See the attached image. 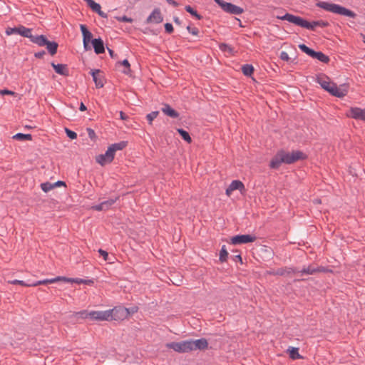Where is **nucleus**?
Here are the masks:
<instances>
[{
  "mask_svg": "<svg viewBox=\"0 0 365 365\" xmlns=\"http://www.w3.org/2000/svg\"><path fill=\"white\" fill-rule=\"evenodd\" d=\"M277 274H281V275H282V274H284V270L280 269V270H278V271L277 272Z\"/></svg>",
  "mask_w": 365,
  "mask_h": 365,
  "instance_id": "59",
  "label": "nucleus"
},
{
  "mask_svg": "<svg viewBox=\"0 0 365 365\" xmlns=\"http://www.w3.org/2000/svg\"><path fill=\"white\" fill-rule=\"evenodd\" d=\"M166 1L174 6H178V4L174 0H166Z\"/></svg>",
  "mask_w": 365,
  "mask_h": 365,
  "instance_id": "54",
  "label": "nucleus"
},
{
  "mask_svg": "<svg viewBox=\"0 0 365 365\" xmlns=\"http://www.w3.org/2000/svg\"><path fill=\"white\" fill-rule=\"evenodd\" d=\"M220 6L225 11L232 14L239 15L243 13L244 10L242 8L237 6L231 3L222 1Z\"/></svg>",
  "mask_w": 365,
  "mask_h": 365,
  "instance_id": "12",
  "label": "nucleus"
},
{
  "mask_svg": "<svg viewBox=\"0 0 365 365\" xmlns=\"http://www.w3.org/2000/svg\"><path fill=\"white\" fill-rule=\"evenodd\" d=\"M318 7H320L327 11L348 16L350 18H354L356 16V14L352 11L343 7L339 4L329 3L326 1H319L317 4Z\"/></svg>",
  "mask_w": 365,
  "mask_h": 365,
  "instance_id": "4",
  "label": "nucleus"
},
{
  "mask_svg": "<svg viewBox=\"0 0 365 365\" xmlns=\"http://www.w3.org/2000/svg\"><path fill=\"white\" fill-rule=\"evenodd\" d=\"M127 145V143L122 141L118 143H115L111 145L109 148L113 150V154L115 155V151L121 150Z\"/></svg>",
  "mask_w": 365,
  "mask_h": 365,
  "instance_id": "28",
  "label": "nucleus"
},
{
  "mask_svg": "<svg viewBox=\"0 0 365 365\" xmlns=\"http://www.w3.org/2000/svg\"><path fill=\"white\" fill-rule=\"evenodd\" d=\"M299 48L309 56L314 58H317L322 62L327 63L329 61V57L324 54L322 52H316L304 44H299Z\"/></svg>",
  "mask_w": 365,
  "mask_h": 365,
  "instance_id": "6",
  "label": "nucleus"
},
{
  "mask_svg": "<svg viewBox=\"0 0 365 365\" xmlns=\"http://www.w3.org/2000/svg\"><path fill=\"white\" fill-rule=\"evenodd\" d=\"M162 111L164 114L171 118H175L179 116L178 113L168 104L164 105V106L162 108Z\"/></svg>",
  "mask_w": 365,
  "mask_h": 365,
  "instance_id": "23",
  "label": "nucleus"
},
{
  "mask_svg": "<svg viewBox=\"0 0 365 365\" xmlns=\"http://www.w3.org/2000/svg\"><path fill=\"white\" fill-rule=\"evenodd\" d=\"M307 155L300 150L287 151L281 150L277 153L270 161L269 166L272 168L277 169L282 163L292 164L298 160H304Z\"/></svg>",
  "mask_w": 365,
  "mask_h": 365,
  "instance_id": "1",
  "label": "nucleus"
},
{
  "mask_svg": "<svg viewBox=\"0 0 365 365\" xmlns=\"http://www.w3.org/2000/svg\"><path fill=\"white\" fill-rule=\"evenodd\" d=\"M87 281V283H86V284H93V281L92 280H86Z\"/></svg>",
  "mask_w": 365,
  "mask_h": 365,
  "instance_id": "62",
  "label": "nucleus"
},
{
  "mask_svg": "<svg viewBox=\"0 0 365 365\" xmlns=\"http://www.w3.org/2000/svg\"><path fill=\"white\" fill-rule=\"evenodd\" d=\"M346 115L355 120H365V108L350 107L346 112Z\"/></svg>",
  "mask_w": 365,
  "mask_h": 365,
  "instance_id": "8",
  "label": "nucleus"
},
{
  "mask_svg": "<svg viewBox=\"0 0 365 365\" xmlns=\"http://www.w3.org/2000/svg\"><path fill=\"white\" fill-rule=\"evenodd\" d=\"M187 31L194 36H197L199 33V30L195 27H191L190 26H187Z\"/></svg>",
  "mask_w": 365,
  "mask_h": 365,
  "instance_id": "44",
  "label": "nucleus"
},
{
  "mask_svg": "<svg viewBox=\"0 0 365 365\" xmlns=\"http://www.w3.org/2000/svg\"><path fill=\"white\" fill-rule=\"evenodd\" d=\"M118 65H121L124 67V70H123V72L125 74H128L130 72V63L128 60H123L122 62H118Z\"/></svg>",
  "mask_w": 365,
  "mask_h": 365,
  "instance_id": "37",
  "label": "nucleus"
},
{
  "mask_svg": "<svg viewBox=\"0 0 365 365\" xmlns=\"http://www.w3.org/2000/svg\"><path fill=\"white\" fill-rule=\"evenodd\" d=\"M362 37L363 42L365 43V35L361 34Z\"/></svg>",
  "mask_w": 365,
  "mask_h": 365,
  "instance_id": "63",
  "label": "nucleus"
},
{
  "mask_svg": "<svg viewBox=\"0 0 365 365\" xmlns=\"http://www.w3.org/2000/svg\"><path fill=\"white\" fill-rule=\"evenodd\" d=\"M117 19L119 21L128 22V23H132L133 21L131 18L127 17L126 16L118 17Z\"/></svg>",
  "mask_w": 365,
  "mask_h": 365,
  "instance_id": "45",
  "label": "nucleus"
},
{
  "mask_svg": "<svg viewBox=\"0 0 365 365\" xmlns=\"http://www.w3.org/2000/svg\"><path fill=\"white\" fill-rule=\"evenodd\" d=\"M117 199H118V197L116 199H115V200L110 199L108 200H106V201H104V202H101L102 207H103V210H108L115 202Z\"/></svg>",
  "mask_w": 365,
  "mask_h": 365,
  "instance_id": "36",
  "label": "nucleus"
},
{
  "mask_svg": "<svg viewBox=\"0 0 365 365\" xmlns=\"http://www.w3.org/2000/svg\"><path fill=\"white\" fill-rule=\"evenodd\" d=\"M174 21L178 24H180V20L178 17L174 18Z\"/></svg>",
  "mask_w": 365,
  "mask_h": 365,
  "instance_id": "60",
  "label": "nucleus"
},
{
  "mask_svg": "<svg viewBox=\"0 0 365 365\" xmlns=\"http://www.w3.org/2000/svg\"><path fill=\"white\" fill-rule=\"evenodd\" d=\"M110 311H91L90 320L92 321H110Z\"/></svg>",
  "mask_w": 365,
  "mask_h": 365,
  "instance_id": "9",
  "label": "nucleus"
},
{
  "mask_svg": "<svg viewBox=\"0 0 365 365\" xmlns=\"http://www.w3.org/2000/svg\"><path fill=\"white\" fill-rule=\"evenodd\" d=\"M83 47L86 51L91 49V46H89L90 42H87V41H83Z\"/></svg>",
  "mask_w": 365,
  "mask_h": 365,
  "instance_id": "53",
  "label": "nucleus"
},
{
  "mask_svg": "<svg viewBox=\"0 0 365 365\" xmlns=\"http://www.w3.org/2000/svg\"><path fill=\"white\" fill-rule=\"evenodd\" d=\"M158 113H159L158 111H153L146 115V118H147L148 120L149 121L150 124H152V121L155 118H157V116L158 115Z\"/></svg>",
  "mask_w": 365,
  "mask_h": 365,
  "instance_id": "41",
  "label": "nucleus"
},
{
  "mask_svg": "<svg viewBox=\"0 0 365 365\" xmlns=\"http://www.w3.org/2000/svg\"><path fill=\"white\" fill-rule=\"evenodd\" d=\"M92 43L96 53L100 54L105 51L103 42L101 38H95L92 41Z\"/></svg>",
  "mask_w": 365,
  "mask_h": 365,
  "instance_id": "22",
  "label": "nucleus"
},
{
  "mask_svg": "<svg viewBox=\"0 0 365 365\" xmlns=\"http://www.w3.org/2000/svg\"><path fill=\"white\" fill-rule=\"evenodd\" d=\"M92 209L95 210H97V211H103V207H102V204H99V205H95V206H93L92 207Z\"/></svg>",
  "mask_w": 365,
  "mask_h": 365,
  "instance_id": "51",
  "label": "nucleus"
},
{
  "mask_svg": "<svg viewBox=\"0 0 365 365\" xmlns=\"http://www.w3.org/2000/svg\"><path fill=\"white\" fill-rule=\"evenodd\" d=\"M29 38H30L31 42L36 43L39 46H45L48 43V40L46 38V37L43 35L33 36L31 34Z\"/></svg>",
  "mask_w": 365,
  "mask_h": 365,
  "instance_id": "17",
  "label": "nucleus"
},
{
  "mask_svg": "<svg viewBox=\"0 0 365 365\" xmlns=\"http://www.w3.org/2000/svg\"><path fill=\"white\" fill-rule=\"evenodd\" d=\"M165 29L166 32H168L169 34L172 33L173 31V25L170 23H166L165 24Z\"/></svg>",
  "mask_w": 365,
  "mask_h": 365,
  "instance_id": "49",
  "label": "nucleus"
},
{
  "mask_svg": "<svg viewBox=\"0 0 365 365\" xmlns=\"http://www.w3.org/2000/svg\"><path fill=\"white\" fill-rule=\"evenodd\" d=\"M9 283H10L11 284H19V285L24 286V287H31V284H26L24 281L17 280V279L9 281Z\"/></svg>",
  "mask_w": 365,
  "mask_h": 365,
  "instance_id": "42",
  "label": "nucleus"
},
{
  "mask_svg": "<svg viewBox=\"0 0 365 365\" xmlns=\"http://www.w3.org/2000/svg\"><path fill=\"white\" fill-rule=\"evenodd\" d=\"M242 71L245 76H251V74L253 73L254 68L252 66L246 64L242 67Z\"/></svg>",
  "mask_w": 365,
  "mask_h": 365,
  "instance_id": "35",
  "label": "nucleus"
},
{
  "mask_svg": "<svg viewBox=\"0 0 365 365\" xmlns=\"http://www.w3.org/2000/svg\"><path fill=\"white\" fill-rule=\"evenodd\" d=\"M185 10L190 13L193 16L196 17L197 19H200L202 17L199 15L196 11H195L190 6H186Z\"/></svg>",
  "mask_w": 365,
  "mask_h": 365,
  "instance_id": "40",
  "label": "nucleus"
},
{
  "mask_svg": "<svg viewBox=\"0 0 365 365\" xmlns=\"http://www.w3.org/2000/svg\"><path fill=\"white\" fill-rule=\"evenodd\" d=\"M51 66L57 73L65 76H68L69 71L66 64H55L54 63H51Z\"/></svg>",
  "mask_w": 365,
  "mask_h": 365,
  "instance_id": "21",
  "label": "nucleus"
},
{
  "mask_svg": "<svg viewBox=\"0 0 365 365\" xmlns=\"http://www.w3.org/2000/svg\"><path fill=\"white\" fill-rule=\"evenodd\" d=\"M120 117L122 120H125L127 118L125 113L122 111L120 112Z\"/></svg>",
  "mask_w": 365,
  "mask_h": 365,
  "instance_id": "58",
  "label": "nucleus"
},
{
  "mask_svg": "<svg viewBox=\"0 0 365 365\" xmlns=\"http://www.w3.org/2000/svg\"><path fill=\"white\" fill-rule=\"evenodd\" d=\"M79 109L81 111H85L86 110V107L83 103H81Z\"/></svg>",
  "mask_w": 365,
  "mask_h": 365,
  "instance_id": "56",
  "label": "nucleus"
},
{
  "mask_svg": "<svg viewBox=\"0 0 365 365\" xmlns=\"http://www.w3.org/2000/svg\"><path fill=\"white\" fill-rule=\"evenodd\" d=\"M109 311L110 320H123L130 314V312L128 309L121 307H114L113 309H109Z\"/></svg>",
  "mask_w": 365,
  "mask_h": 365,
  "instance_id": "5",
  "label": "nucleus"
},
{
  "mask_svg": "<svg viewBox=\"0 0 365 365\" xmlns=\"http://www.w3.org/2000/svg\"><path fill=\"white\" fill-rule=\"evenodd\" d=\"M53 185H54V187H55V188H56V187H60V186H62V185L65 186V185H66V184H65V182H63V181H60V180H59V181H57V182H54V183H53Z\"/></svg>",
  "mask_w": 365,
  "mask_h": 365,
  "instance_id": "52",
  "label": "nucleus"
},
{
  "mask_svg": "<svg viewBox=\"0 0 365 365\" xmlns=\"http://www.w3.org/2000/svg\"><path fill=\"white\" fill-rule=\"evenodd\" d=\"M108 53L110 54V56L112 57V58H115V56L114 54V52L113 50L110 49V48H108Z\"/></svg>",
  "mask_w": 365,
  "mask_h": 365,
  "instance_id": "57",
  "label": "nucleus"
},
{
  "mask_svg": "<svg viewBox=\"0 0 365 365\" xmlns=\"http://www.w3.org/2000/svg\"><path fill=\"white\" fill-rule=\"evenodd\" d=\"M239 190L241 194L244 195L246 192L245 187L242 182L238 180L232 181L229 187L227 188L225 193L227 196H230L234 190Z\"/></svg>",
  "mask_w": 365,
  "mask_h": 365,
  "instance_id": "13",
  "label": "nucleus"
},
{
  "mask_svg": "<svg viewBox=\"0 0 365 365\" xmlns=\"http://www.w3.org/2000/svg\"><path fill=\"white\" fill-rule=\"evenodd\" d=\"M280 58L282 60V61H289L290 58L289 56V54L285 52V51H282L281 53H280Z\"/></svg>",
  "mask_w": 365,
  "mask_h": 365,
  "instance_id": "46",
  "label": "nucleus"
},
{
  "mask_svg": "<svg viewBox=\"0 0 365 365\" xmlns=\"http://www.w3.org/2000/svg\"><path fill=\"white\" fill-rule=\"evenodd\" d=\"M61 282H72V283H77V284L87 283V281L85 279H79V278H68L66 277H61Z\"/></svg>",
  "mask_w": 365,
  "mask_h": 365,
  "instance_id": "30",
  "label": "nucleus"
},
{
  "mask_svg": "<svg viewBox=\"0 0 365 365\" xmlns=\"http://www.w3.org/2000/svg\"><path fill=\"white\" fill-rule=\"evenodd\" d=\"M41 187L42 190L45 192H48V191L55 188L53 183L48 182L41 183Z\"/></svg>",
  "mask_w": 365,
  "mask_h": 365,
  "instance_id": "33",
  "label": "nucleus"
},
{
  "mask_svg": "<svg viewBox=\"0 0 365 365\" xmlns=\"http://www.w3.org/2000/svg\"><path fill=\"white\" fill-rule=\"evenodd\" d=\"M163 20L159 9H155L147 19V23L159 24Z\"/></svg>",
  "mask_w": 365,
  "mask_h": 365,
  "instance_id": "16",
  "label": "nucleus"
},
{
  "mask_svg": "<svg viewBox=\"0 0 365 365\" xmlns=\"http://www.w3.org/2000/svg\"><path fill=\"white\" fill-rule=\"evenodd\" d=\"M44 54H45L44 51L38 52V53H35V57L40 58H42Z\"/></svg>",
  "mask_w": 365,
  "mask_h": 365,
  "instance_id": "55",
  "label": "nucleus"
},
{
  "mask_svg": "<svg viewBox=\"0 0 365 365\" xmlns=\"http://www.w3.org/2000/svg\"><path fill=\"white\" fill-rule=\"evenodd\" d=\"M319 269H315L311 266H309L307 268L303 269L302 270L299 271V272L301 273V275L305 274H313L316 272H317Z\"/></svg>",
  "mask_w": 365,
  "mask_h": 365,
  "instance_id": "34",
  "label": "nucleus"
},
{
  "mask_svg": "<svg viewBox=\"0 0 365 365\" xmlns=\"http://www.w3.org/2000/svg\"><path fill=\"white\" fill-rule=\"evenodd\" d=\"M87 131H88V136L91 138H93L95 137V132L93 130H92L91 128H88Z\"/></svg>",
  "mask_w": 365,
  "mask_h": 365,
  "instance_id": "50",
  "label": "nucleus"
},
{
  "mask_svg": "<svg viewBox=\"0 0 365 365\" xmlns=\"http://www.w3.org/2000/svg\"><path fill=\"white\" fill-rule=\"evenodd\" d=\"M0 94L1 95H11V96H14L15 95V93L14 91H9V90H7V89H3V90H0Z\"/></svg>",
  "mask_w": 365,
  "mask_h": 365,
  "instance_id": "48",
  "label": "nucleus"
},
{
  "mask_svg": "<svg viewBox=\"0 0 365 365\" xmlns=\"http://www.w3.org/2000/svg\"><path fill=\"white\" fill-rule=\"evenodd\" d=\"M165 346L168 349H173L178 353H185L190 351L189 340L182 341L180 342L167 343Z\"/></svg>",
  "mask_w": 365,
  "mask_h": 365,
  "instance_id": "7",
  "label": "nucleus"
},
{
  "mask_svg": "<svg viewBox=\"0 0 365 365\" xmlns=\"http://www.w3.org/2000/svg\"><path fill=\"white\" fill-rule=\"evenodd\" d=\"M48 49V52L51 56H53L57 52L58 43L54 41H48V43L45 46Z\"/></svg>",
  "mask_w": 365,
  "mask_h": 365,
  "instance_id": "27",
  "label": "nucleus"
},
{
  "mask_svg": "<svg viewBox=\"0 0 365 365\" xmlns=\"http://www.w3.org/2000/svg\"><path fill=\"white\" fill-rule=\"evenodd\" d=\"M257 237L252 235H236L231 238V243L233 245L246 244L253 242Z\"/></svg>",
  "mask_w": 365,
  "mask_h": 365,
  "instance_id": "10",
  "label": "nucleus"
},
{
  "mask_svg": "<svg viewBox=\"0 0 365 365\" xmlns=\"http://www.w3.org/2000/svg\"><path fill=\"white\" fill-rule=\"evenodd\" d=\"M190 351L195 350H205L208 346L207 340L202 338L196 340H189Z\"/></svg>",
  "mask_w": 365,
  "mask_h": 365,
  "instance_id": "14",
  "label": "nucleus"
},
{
  "mask_svg": "<svg viewBox=\"0 0 365 365\" xmlns=\"http://www.w3.org/2000/svg\"><path fill=\"white\" fill-rule=\"evenodd\" d=\"M76 316L81 319H90L89 312H88L86 310L76 312Z\"/></svg>",
  "mask_w": 365,
  "mask_h": 365,
  "instance_id": "39",
  "label": "nucleus"
},
{
  "mask_svg": "<svg viewBox=\"0 0 365 365\" xmlns=\"http://www.w3.org/2000/svg\"><path fill=\"white\" fill-rule=\"evenodd\" d=\"M91 75L97 88H102L104 85V80L99 70L91 71Z\"/></svg>",
  "mask_w": 365,
  "mask_h": 365,
  "instance_id": "18",
  "label": "nucleus"
},
{
  "mask_svg": "<svg viewBox=\"0 0 365 365\" xmlns=\"http://www.w3.org/2000/svg\"><path fill=\"white\" fill-rule=\"evenodd\" d=\"M178 133L181 135V137L185 140L187 143H190L192 142V138L190 136L189 133L182 128L177 129Z\"/></svg>",
  "mask_w": 365,
  "mask_h": 365,
  "instance_id": "32",
  "label": "nucleus"
},
{
  "mask_svg": "<svg viewBox=\"0 0 365 365\" xmlns=\"http://www.w3.org/2000/svg\"><path fill=\"white\" fill-rule=\"evenodd\" d=\"M316 81L323 89L334 96L343 98L348 93L349 86L347 84H341L338 86L325 75L320 74L317 76Z\"/></svg>",
  "mask_w": 365,
  "mask_h": 365,
  "instance_id": "2",
  "label": "nucleus"
},
{
  "mask_svg": "<svg viewBox=\"0 0 365 365\" xmlns=\"http://www.w3.org/2000/svg\"><path fill=\"white\" fill-rule=\"evenodd\" d=\"M98 252L101 255V256H102L103 257L105 261H108V252L106 251L100 249L98 250Z\"/></svg>",
  "mask_w": 365,
  "mask_h": 365,
  "instance_id": "47",
  "label": "nucleus"
},
{
  "mask_svg": "<svg viewBox=\"0 0 365 365\" xmlns=\"http://www.w3.org/2000/svg\"><path fill=\"white\" fill-rule=\"evenodd\" d=\"M88 6L95 12L98 13L102 17H106V14L101 11V6L93 0H84Z\"/></svg>",
  "mask_w": 365,
  "mask_h": 365,
  "instance_id": "20",
  "label": "nucleus"
},
{
  "mask_svg": "<svg viewBox=\"0 0 365 365\" xmlns=\"http://www.w3.org/2000/svg\"><path fill=\"white\" fill-rule=\"evenodd\" d=\"M287 353L293 360L302 359V356L299 353V348L289 346L287 350Z\"/></svg>",
  "mask_w": 365,
  "mask_h": 365,
  "instance_id": "24",
  "label": "nucleus"
},
{
  "mask_svg": "<svg viewBox=\"0 0 365 365\" xmlns=\"http://www.w3.org/2000/svg\"><path fill=\"white\" fill-rule=\"evenodd\" d=\"M223 0H215V1L220 6Z\"/></svg>",
  "mask_w": 365,
  "mask_h": 365,
  "instance_id": "61",
  "label": "nucleus"
},
{
  "mask_svg": "<svg viewBox=\"0 0 365 365\" xmlns=\"http://www.w3.org/2000/svg\"><path fill=\"white\" fill-rule=\"evenodd\" d=\"M137 311V309L135 308H133L132 310H131V312L132 313H134Z\"/></svg>",
  "mask_w": 365,
  "mask_h": 365,
  "instance_id": "64",
  "label": "nucleus"
},
{
  "mask_svg": "<svg viewBox=\"0 0 365 365\" xmlns=\"http://www.w3.org/2000/svg\"><path fill=\"white\" fill-rule=\"evenodd\" d=\"M277 18L282 20H287L290 23H292L295 25L299 26L302 28H305L309 30H314L317 26L324 28L327 27L329 25L328 22L322 20L309 22L299 16H297L289 14H286L283 16H277Z\"/></svg>",
  "mask_w": 365,
  "mask_h": 365,
  "instance_id": "3",
  "label": "nucleus"
},
{
  "mask_svg": "<svg viewBox=\"0 0 365 365\" xmlns=\"http://www.w3.org/2000/svg\"><path fill=\"white\" fill-rule=\"evenodd\" d=\"M80 29L83 35V41L90 42L93 37L92 34L87 29L86 26L83 24L80 25Z\"/></svg>",
  "mask_w": 365,
  "mask_h": 365,
  "instance_id": "26",
  "label": "nucleus"
},
{
  "mask_svg": "<svg viewBox=\"0 0 365 365\" xmlns=\"http://www.w3.org/2000/svg\"><path fill=\"white\" fill-rule=\"evenodd\" d=\"M228 252L227 250V248L225 247V245H223L221 248V250L220 252V257H219V259L221 262H225L227 261V257H228Z\"/></svg>",
  "mask_w": 365,
  "mask_h": 365,
  "instance_id": "31",
  "label": "nucleus"
},
{
  "mask_svg": "<svg viewBox=\"0 0 365 365\" xmlns=\"http://www.w3.org/2000/svg\"><path fill=\"white\" fill-rule=\"evenodd\" d=\"M12 138L14 140H21V141L32 140V136L31 134L17 133V134L14 135Z\"/></svg>",
  "mask_w": 365,
  "mask_h": 365,
  "instance_id": "29",
  "label": "nucleus"
},
{
  "mask_svg": "<svg viewBox=\"0 0 365 365\" xmlns=\"http://www.w3.org/2000/svg\"><path fill=\"white\" fill-rule=\"evenodd\" d=\"M57 282H61V277H57L53 279H46L44 280H40L35 283L31 284V287H36L38 285H44L47 284H52Z\"/></svg>",
  "mask_w": 365,
  "mask_h": 365,
  "instance_id": "25",
  "label": "nucleus"
},
{
  "mask_svg": "<svg viewBox=\"0 0 365 365\" xmlns=\"http://www.w3.org/2000/svg\"><path fill=\"white\" fill-rule=\"evenodd\" d=\"M88 6L95 12L98 13L102 17H106V14L101 11V6L93 0H84Z\"/></svg>",
  "mask_w": 365,
  "mask_h": 365,
  "instance_id": "19",
  "label": "nucleus"
},
{
  "mask_svg": "<svg viewBox=\"0 0 365 365\" xmlns=\"http://www.w3.org/2000/svg\"><path fill=\"white\" fill-rule=\"evenodd\" d=\"M65 131L66 133L67 136L69 138L73 140V139H76L77 138V134L74 131H72V130H69L68 128H66Z\"/></svg>",
  "mask_w": 365,
  "mask_h": 365,
  "instance_id": "43",
  "label": "nucleus"
},
{
  "mask_svg": "<svg viewBox=\"0 0 365 365\" xmlns=\"http://www.w3.org/2000/svg\"><path fill=\"white\" fill-rule=\"evenodd\" d=\"M115 155L113 153V150L109 148L107 151L103 155H99L96 157V161L101 165H105L108 163H110L113 161Z\"/></svg>",
  "mask_w": 365,
  "mask_h": 365,
  "instance_id": "15",
  "label": "nucleus"
},
{
  "mask_svg": "<svg viewBox=\"0 0 365 365\" xmlns=\"http://www.w3.org/2000/svg\"><path fill=\"white\" fill-rule=\"evenodd\" d=\"M6 34L8 36L17 34L24 37L29 38L30 34L31 33V30L30 29L26 28L23 26H20L16 28H7L6 29Z\"/></svg>",
  "mask_w": 365,
  "mask_h": 365,
  "instance_id": "11",
  "label": "nucleus"
},
{
  "mask_svg": "<svg viewBox=\"0 0 365 365\" xmlns=\"http://www.w3.org/2000/svg\"><path fill=\"white\" fill-rule=\"evenodd\" d=\"M219 46L222 51L226 52L228 53H232L233 48L230 46H229L226 43H221V44H220Z\"/></svg>",
  "mask_w": 365,
  "mask_h": 365,
  "instance_id": "38",
  "label": "nucleus"
}]
</instances>
